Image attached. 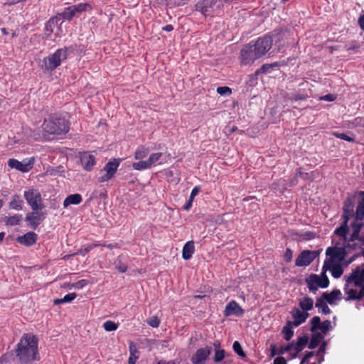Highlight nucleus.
Here are the masks:
<instances>
[{
    "instance_id": "29",
    "label": "nucleus",
    "mask_w": 364,
    "mask_h": 364,
    "mask_svg": "<svg viewBox=\"0 0 364 364\" xmlns=\"http://www.w3.org/2000/svg\"><path fill=\"white\" fill-rule=\"evenodd\" d=\"M213 346L215 348L213 360L215 363H220L224 359L225 356V350L220 348V343L218 341L215 342Z\"/></svg>"
},
{
    "instance_id": "61",
    "label": "nucleus",
    "mask_w": 364,
    "mask_h": 364,
    "mask_svg": "<svg viewBox=\"0 0 364 364\" xmlns=\"http://www.w3.org/2000/svg\"><path fill=\"white\" fill-rule=\"evenodd\" d=\"M353 125L354 126H364V120L361 117H357L354 119V120L352 122Z\"/></svg>"
},
{
    "instance_id": "21",
    "label": "nucleus",
    "mask_w": 364,
    "mask_h": 364,
    "mask_svg": "<svg viewBox=\"0 0 364 364\" xmlns=\"http://www.w3.org/2000/svg\"><path fill=\"white\" fill-rule=\"evenodd\" d=\"M285 65H287V63L284 60L279 61V62H274L273 63H269H269L264 64L263 65H262V67L259 69L257 70L255 72V73L252 75V77L257 78L259 75L269 73L271 69H273L274 68L284 66Z\"/></svg>"
},
{
    "instance_id": "34",
    "label": "nucleus",
    "mask_w": 364,
    "mask_h": 364,
    "mask_svg": "<svg viewBox=\"0 0 364 364\" xmlns=\"http://www.w3.org/2000/svg\"><path fill=\"white\" fill-rule=\"evenodd\" d=\"M299 306L304 312H307L313 309L314 300L309 296H305L300 301Z\"/></svg>"
},
{
    "instance_id": "41",
    "label": "nucleus",
    "mask_w": 364,
    "mask_h": 364,
    "mask_svg": "<svg viewBox=\"0 0 364 364\" xmlns=\"http://www.w3.org/2000/svg\"><path fill=\"white\" fill-rule=\"evenodd\" d=\"M148 149L143 146H139L134 153V158L136 160L145 158L148 154Z\"/></svg>"
},
{
    "instance_id": "1",
    "label": "nucleus",
    "mask_w": 364,
    "mask_h": 364,
    "mask_svg": "<svg viewBox=\"0 0 364 364\" xmlns=\"http://www.w3.org/2000/svg\"><path fill=\"white\" fill-rule=\"evenodd\" d=\"M38 339L33 333H23L15 348V354L22 364H28L34 360H39Z\"/></svg>"
},
{
    "instance_id": "53",
    "label": "nucleus",
    "mask_w": 364,
    "mask_h": 364,
    "mask_svg": "<svg viewBox=\"0 0 364 364\" xmlns=\"http://www.w3.org/2000/svg\"><path fill=\"white\" fill-rule=\"evenodd\" d=\"M361 224L358 225L357 227L354 228L353 233L351 235V240H358L360 237H359V232L361 227Z\"/></svg>"
},
{
    "instance_id": "36",
    "label": "nucleus",
    "mask_w": 364,
    "mask_h": 364,
    "mask_svg": "<svg viewBox=\"0 0 364 364\" xmlns=\"http://www.w3.org/2000/svg\"><path fill=\"white\" fill-rule=\"evenodd\" d=\"M315 306L316 307L321 309V312L323 314H329L331 312V309L327 305V302L325 301L324 299H321V297L316 299Z\"/></svg>"
},
{
    "instance_id": "28",
    "label": "nucleus",
    "mask_w": 364,
    "mask_h": 364,
    "mask_svg": "<svg viewBox=\"0 0 364 364\" xmlns=\"http://www.w3.org/2000/svg\"><path fill=\"white\" fill-rule=\"evenodd\" d=\"M129 358L128 360L129 364H136L137 359L139 358V350L137 347L133 343H130L129 346Z\"/></svg>"
},
{
    "instance_id": "18",
    "label": "nucleus",
    "mask_w": 364,
    "mask_h": 364,
    "mask_svg": "<svg viewBox=\"0 0 364 364\" xmlns=\"http://www.w3.org/2000/svg\"><path fill=\"white\" fill-rule=\"evenodd\" d=\"M80 161L82 168L86 171H91L96 164L95 156L88 152H83L80 154Z\"/></svg>"
},
{
    "instance_id": "43",
    "label": "nucleus",
    "mask_w": 364,
    "mask_h": 364,
    "mask_svg": "<svg viewBox=\"0 0 364 364\" xmlns=\"http://www.w3.org/2000/svg\"><path fill=\"white\" fill-rule=\"evenodd\" d=\"M103 328L106 331H113L117 329L118 324L109 320L103 323Z\"/></svg>"
},
{
    "instance_id": "30",
    "label": "nucleus",
    "mask_w": 364,
    "mask_h": 364,
    "mask_svg": "<svg viewBox=\"0 0 364 364\" xmlns=\"http://www.w3.org/2000/svg\"><path fill=\"white\" fill-rule=\"evenodd\" d=\"M313 334L311 335V338L310 340V342L308 345L309 348L310 349H314L316 348L319 343L321 341V340L323 339V336L318 332H312Z\"/></svg>"
},
{
    "instance_id": "45",
    "label": "nucleus",
    "mask_w": 364,
    "mask_h": 364,
    "mask_svg": "<svg viewBox=\"0 0 364 364\" xmlns=\"http://www.w3.org/2000/svg\"><path fill=\"white\" fill-rule=\"evenodd\" d=\"M233 350L240 357L244 358L246 356L245 353L242 350V346L238 341H235L232 345Z\"/></svg>"
},
{
    "instance_id": "33",
    "label": "nucleus",
    "mask_w": 364,
    "mask_h": 364,
    "mask_svg": "<svg viewBox=\"0 0 364 364\" xmlns=\"http://www.w3.org/2000/svg\"><path fill=\"white\" fill-rule=\"evenodd\" d=\"M294 326L293 323H291V321H289L287 322L286 326L283 327L282 332L284 334V338L286 341H289L292 338V336L294 335V331H293Z\"/></svg>"
},
{
    "instance_id": "2",
    "label": "nucleus",
    "mask_w": 364,
    "mask_h": 364,
    "mask_svg": "<svg viewBox=\"0 0 364 364\" xmlns=\"http://www.w3.org/2000/svg\"><path fill=\"white\" fill-rule=\"evenodd\" d=\"M345 293L347 300H360L364 297V265L357 267L350 275H345Z\"/></svg>"
},
{
    "instance_id": "22",
    "label": "nucleus",
    "mask_w": 364,
    "mask_h": 364,
    "mask_svg": "<svg viewBox=\"0 0 364 364\" xmlns=\"http://www.w3.org/2000/svg\"><path fill=\"white\" fill-rule=\"evenodd\" d=\"M82 201V197L79 193L68 196L63 201V207L68 208L70 205H78Z\"/></svg>"
},
{
    "instance_id": "32",
    "label": "nucleus",
    "mask_w": 364,
    "mask_h": 364,
    "mask_svg": "<svg viewBox=\"0 0 364 364\" xmlns=\"http://www.w3.org/2000/svg\"><path fill=\"white\" fill-rule=\"evenodd\" d=\"M329 270L334 278H339L343 273V269L341 264L329 263Z\"/></svg>"
},
{
    "instance_id": "17",
    "label": "nucleus",
    "mask_w": 364,
    "mask_h": 364,
    "mask_svg": "<svg viewBox=\"0 0 364 364\" xmlns=\"http://www.w3.org/2000/svg\"><path fill=\"white\" fill-rule=\"evenodd\" d=\"M284 36V34L274 32L271 35L258 38L255 46H272V44H277L281 42V38Z\"/></svg>"
},
{
    "instance_id": "48",
    "label": "nucleus",
    "mask_w": 364,
    "mask_h": 364,
    "mask_svg": "<svg viewBox=\"0 0 364 364\" xmlns=\"http://www.w3.org/2000/svg\"><path fill=\"white\" fill-rule=\"evenodd\" d=\"M305 280L315 284L317 287H318V284H320V277L316 274H310V276Z\"/></svg>"
},
{
    "instance_id": "62",
    "label": "nucleus",
    "mask_w": 364,
    "mask_h": 364,
    "mask_svg": "<svg viewBox=\"0 0 364 364\" xmlns=\"http://www.w3.org/2000/svg\"><path fill=\"white\" fill-rule=\"evenodd\" d=\"M274 364H287V363L284 357L279 356L274 360Z\"/></svg>"
},
{
    "instance_id": "31",
    "label": "nucleus",
    "mask_w": 364,
    "mask_h": 364,
    "mask_svg": "<svg viewBox=\"0 0 364 364\" xmlns=\"http://www.w3.org/2000/svg\"><path fill=\"white\" fill-rule=\"evenodd\" d=\"M165 176L167 181L169 183L178 184L181 181L179 173L171 169L166 170Z\"/></svg>"
},
{
    "instance_id": "23",
    "label": "nucleus",
    "mask_w": 364,
    "mask_h": 364,
    "mask_svg": "<svg viewBox=\"0 0 364 364\" xmlns=\"http://www.w3.org/2000/svg\"><path fill=\"white\" fill-rule=\"evenodd\" d=\"M23 200L21 198L20 196L18 194H14L11 197V200L9 203V207L12 210H23Z\"/></svg>"
},
{
    "instance_id": "46",
    "label": "nucleus",
    "mask_w": 364,
    "mask_h": 364,
    "mask_svg": "<svg viewBox=\"0 0 364 364\" xmlns=\"http://www.w3.org/2000/svg\"><path fill=\"white\" fill-rule=\"evenodd\" d=\"M146 323L148 325L153 328H158L160 325V319L158 318V316H152L146 320Z\"/></svg>"
},
{
    "instance_id": "58",
    "label": "nucleus",
    "mask_w": 364,
    "mask_h": 364,
    "mask_svg": "<svg viewBox=\"0 0 364 364\" xmlns=\"http://www.w3.org/2000/svg\"><path fill=\"white\" fill-rule=\"evenodd\" d=\"M305 282H306V284H307V287H308V288H309V290L311 292H312V293H314V294H316V291H317V290H318V287L316 286L315 284H312V283H311V282H308V281H306V280H305Z\"/></svg>"
},
{
    "instance_id": "60",
    "label": "nucleus",
    "mask_w": 364,
    "mask_h": 364,
    "mask_svg": "<svg viewBox=\"0 0 364 364\" xmlns=\"http://www.w3.org/2000/svg\"><path fill=\"white\" fill-rule=\"evenodd\" d=\"M321 100L328 102H332L336 99V97L332 94H328L320 97Z\"/></svg>"
},
{
    "instance_id": "64",
    "label": "nucleus",
    "mask_w": 364,
    "mask_h": 364,
    "mask_svg": "<svg viewBox=\"0 0 364 364\" xmlns=\"http://www.w3.org/2000/svg\"><path fill=\"white\" fill-rule=\"evenodd\" d=\"M116 268L118 269L119 272L124 273L127 271V266L125 264H120L116 266Z\"/></svg>"
},
{
    "instance_id": "56",
    "label": "nucleus",
    "mask_w": 364,
    "mask_h": 364,
    "mask_svg": "<svg viewBox=\"0 0 364 364\" xmlns=\"http://www.w3.org/2000/svg\"><path fill=\"white\" fill-rule=\"evenodd\" d=\"M301 237L304 240H310L315 237V233L311 231H307L301 235Z\"/></svg>"
},
{
    "instance_id": "11",
    "label": "nucleus",
    "mask_w": 364,
    "mask_h": 364,
    "mask_svg": "<svg viewBox=\"0 0 364 364\" xmlns=\"http://www.w3.org/2000/svg\"><path fill=\"white\" fill-rule=\"evenodd\" d=\"M311 332H315L317 330H321L323 334H326L331 329V323L329 320H326L323 322L318 316H314L310 321Z\"/></svg>"
},
{
    "instance_id": "9",
    "label": "nucleus",
    "mask_w": 364,
    "mask_h": 364,
    "mask_svg": "<svg viewBox=\"0 0 364 364\" xmlns=\"http://www.w3.org/2000/svg\"><path fill=\"white\" fill-rule=\"evenodd\" d=\"M319 255V251L303 250L297 256L295 265L297 267L309 266Z\"/></svg>"
},
{
    "instance_id": "37",
    "label": "nucleus",
    "mask_w": 364,
    "mask_h": 364,
    "mask_svg": "<svg viewBox=\"0 0 364 364\" xmlns=\"http://www.w3.org/2000/svg\"><path fill=\"white\" fill-rule=\"evenodd\" d=\"M348 221L343 220L342 224L335 230L334 233L340 237H346L348 232Z\"/></svg>"
},
{
    "instance_id": "24",
    "label": "nucleus",
    "mask_w": 364,
    "mask_h": 364,
    "mask_svg": "<svg viewBox=\"0 0 364 364\" xmlns=\"http://www.w3.org/2000/svg\"><path fill=\"white\" fill-rule=\"evenodd\" d=\"M194 251H195L194 242L192 240L187 242L183 247V250H182L183 258L186 260L191 259L192 255L194 253Z\"/></svg>"
},
{
    "instance_id": "15",
    "label": "nucleus",
    "mask_w": 364,
    "mask_h": 364,
    "mask_svg": "<svg viewBox=\"0 0 364 364\" xmlns=\"http://www.w3.org/2000/svg\"><path fill=\"white\" fill-rule=\"evenodd\" d=\"M33 165V159H31L27 162H21L15 159H10L8 161V166L11 168H15L18 171H20L23 173L28 172L32 168Z\"/></svg>"
},
{
    "instance_id": "51",
    "label": "nucleus",
    "mask_w": 364,
    "mask_h": 364,
    "mask_svg": "<svg viewBox=\"0 0 364 364\" xmlns=\"http://www.w3.org/2000/svg\"><path fill=\"white\" fill-rule=\"evenodd\" d=\"M90 284V282L87 279H81L77 281V282L73 284V287L77 289H82L85 286Z\"/></svg>"
},
{
    "instance_id": "6",
    "label": "nucleus",
    "mask_w": 364,
    "mask_h": 364,
    "mask_svg": "<svg viewBox=\"0 0 364 364\" xmlns=\"http://www.w3.org/2000/svg\"><path fill=\"white\" fill-rule=\"evenodd\" d=\"M68 48H60L58 49L53 54L48 57L44 58L41 68L45 71H52L58 67L63 60L68 57Z\"/></svg>"
},
{
    "instance_id": "50",
    "label": "nucleus",
    "mask_w": 364,
    "mask_h": 364,
    "mask_svg": "<svg viewBox=\"0 0 364 364\" xmlns=\"http://www.w3.org/2000/svg\"><path fill=\"white\" fill-rule=\"evenodd\" d=\"M294 348V341L289 343L287 346H281L279 349V353L284 354L285 353L291 351Z\"/></svg>"
},
{
    "instance_id": "20",
    "label": "nucleus",
    "mask_w": 364,
    "mask_h": 364,
    "mask_svg": "<svg viewBox=\"0 0 364 364\" xmlns=\"http://www.w3.org/2000/svg\"><path fill=\"white\" fill-rule=\"evenodd\" d=\"M291 314L294 318L291 323H293L295 327H297L304 323L309 316L308 312L301 311L298 308H294L291 311Z\"/></svg>"
},
{
    "instance_id": "19",
    "label": "nucleus",
    "mask_w": 364,
    "mask_h": 364,
    "mask_svg": "<svg viewBox=\"0 0 364 364\" xmlns=\"http://www.w3.org/2000/svg\"><path fill=\"white\" fill-rule=\"evenodd\" d=\"M38 240V235L34 232H28L23 235L17 237L16 241L26 247L35 245Z\"/></svg>"
},
{
    "instance_id": "39",
    "label": "nucleus",
    "mask_w": 364,
    "mask_h": 364,
    "mask_svg": "<svg viewBox=\"0 0 364 364\" xmlns=\"http://www.w3.org/2000/svg\"><path fill=\"white\" fill-rule=\"evenodd\" d=\"M77 297L75 293H70L63 296L62 299H56L54 300V304H60L63 303H69L73 301Z\"/></svg>"
},
{
    "instance_id": "4",
    "label": "nucleus",
    "mask_w": 364,
    "mask_h": 364,
    "mask_svg": "<svg viewBox=\"0 0 364 364\" xmlns=\"http://www.w3.org/2000/svg\"><path fill=\"white\" fill-rule=\"evenodd\" d=\"M272 47H243L240 52L239 60L241 65H247L269 53L270 55L274 50L270 51Z\"/></svg>"
},
{
    "instance_id": "3",
    "label": "nucleus",
    "mask_w": 364,
    "mask_h": 364,
    "mask_svg": "<svg viewBox=\"0 0 364 364\" xmlns=\"http://www.w3.org/2000/svg\"><path fill=\"white\" fill-rule=\"evenodd\" d=\"M75 11H73L72 6L66 8L65 11L51 18L46 26L47 35L54 33L55 36H60L63 33V23L64 20H71L75 15Z\"/></svg>"
},
{
    "instance_id": "35",
    "label": "nucleus",
    "mask_w": 364,
    "mask_h": 364,
    "mask_svg": "<svg viewBox=\"0 0 364 364\" xmlns=\"http://www.w3.org/2000/svg\"><path fill=\"white\" fill-rule=\"evenodd\" d=\"M309 341L308 336L305 335L298 338V341L296 343H294V350L297 352H301L306 346Z\"/></svg>"
},
{
    "instance_id": "7",
    "label": "nucleus",
    "mask_w": 364,
    "mask_h": 364,
    "mask_svg": "<svg viewBox=\"0 0 364 364\" xmlns=\"http://www.w3.org/2000/svg\"><path fill=\"white\" fill-rule=\"evenodd\" d=\"M23 197L32 210H42L44 208L41 194L38 190L30 188L25 191Z\"/></svg>"
},
{
    "instance_id": "38",
    "label": "nucleus",
    "mask_w": 364,
    "mask_h": 364,
    "mask_svg": "<svg viewBox=\"0 0 364 364\" xmlns=\"http://www.w3.org/2000/svg\"><path fill=\"white\" fill-rule=\"evenodd\" d=\"M22 220V215L16 214L13 216L6 217L5 219V223L6 225L14 226L19 225Z\"/></svg>"
},
{
    "instance_id": "13",
    "label": "nucleus",
    "mask_w": 364,
    "mask_h": 364,
    "mask_svg": "<svg viewBox=\"0 0 364 364\" xmlns=\"http://www.w3.org/2000/svg\"><path fill=\"white\" fill-rule=\"evenodd\" d=\"M210 354V347L206 346L205 348H198L191 356V361L193 364H205Z\"/></svg>"
},
{
    "instance_id": "49",
    "label": "nucleus",
    "mask_w": 364,
    "mask_h": 364,
    "mask_svg": "<svg viewBox=\"0 0 364 364\" xmlns=\"http://www.w3.org/2000/svg\"><path fill=\"white\" fill-rule=\"evenodd\" d=\"M217 92L220 95H230L232 93V90L229 87H218L217 88Z\"/></svg>"
},
{
    "instance_id": "47",
    "label": "nucleus",
    "mask_w": 364,
    "mask_h": 364,
    "mask_svg": "<svg viewBox=\"0 0 364 364\" xmlns=\"http://www.w3.org/2000/svg\"><path fill=\"white\" fill-rule=\"evenodd\" d=\"M72 7L73 11H75V14H77L86 11L88 8H90V5L87 4H79L77 5L73 6Z\"/></svg>"
},
{
    "instance_id": "8",
    "label": "nucleus",
    "mask_w": 364,
    "mask_h": 364,
    "mask_svg": "<svg viewBox=\"0 0 364 364\" xmlns=\"http://www.w3.org/2000/svg\"><path fill=\"white\" fill-rule=\"evenodd\" d=\"M121 161L122 159H113L108 161L101 170V172L105 171V173L98 178V182L105 183L112 179L115 175Z\"/></svg>"
},
{
    "instance_id": "44",
    "label": "nucleus",
    "mask_w": 364,
    "mask_h": 364,
    "mask_svg": "<svg viewBox=\"0 0 364 364\" xmlns=\"http://www.w3.org/2000/svg\"><path fill=\"white\" fill-rule=\"evenodd\" d=\"M163 156V153H153L149 155L148 158L149 163H150V166H152L153 164L159 161L161 158Z\"/></svg>"
},
{
    "instance_id": "42",
    "label": "nucleus",
    "mask_w": 364,
    "mask_h": 364,
    "mask_svg": "<svg viewBox=\"0 0 364 364\" xmlns=\"http://www.w3.org/2000/svg\"><path fill=\"white\" fill-rule=\"evenodd\" d=\"M333 135L338 139H341L345 140L348 142H354L355 141V138L353 136H348L345 133L333 132Z\"/></svg>"
},
{
    "instance_id": "52",
    "label": "nucleus",
    "mask_w": 364,
    "mask_h": 364,
    "mask_svg": "<svg viewBox=\"0 0 364 364\" xmlns=\"http://www.w3.org/2000/svg\"><path fill=\"white\" fill-rule=\"evenodd\" d=\"M101 245H102V244L100 243L99 242H94L92 244H88L85 247L84 252H85V253H87V252H90L92 249H94L97 247H100Z\"/></svg>"
},
{
    "instance_id": "27",
    "label": "nucleus",
    "mask_w": 364,
    "mask_h": 364,
    "mask_svg": "<svg viewBox=\"0 0 364 364\" xmlns=\"http://www.w3.org/2000/svg\"><path fill=\"white\" fill-rule=\"evenodd\" d=\"M343 219L346 220V221H348L349 219L353 216V205L350 200H346L344 202L343 208Z\"/></svg>"
},
{
    "instance_id": "10",
    "label": "nucleus",
    "mask_w": 364,
    "mask_h": 364,
    "mask_svg": "<svg viewBox=\"0 0 364 364\" xmlns=\"http://www.w3.org/2000/svg\"><path fill=\"white\" fill-rule=\"evenodd\" d=\"M326 255L330 257L329 259L325 260V262H328V264L333 263L336 260L341 262L345 259L347 255V251L343 247H330L326 250Z\"/></svg>"
},
{
    "instance_id": "59",
    "label": "nucleus",
    "mask_w": 364,
    "mask_h": 364,
    "mask_svg": "<svg viewBox=\"0 0 364 364\" xmlns=\"http://www.w3.org/2000/svg\"><path fill=\"white\" fill-rule=\"evenodd\" d=\"M200 191V187L199 186H195L192 191H191V195H190V197H189V199L193 200H194V198L198 195V193H199Z\"/></svg>"
},
{
    "instance_id": "63",
    "label": "nucleus",
    "mask_w": 364,
    "mask_h": 364,
    "mask_svg": "<svg viewBox=\"0 0 364 364\" xmlns=\"http://www.w3.org/2000/svg\"><path fill=\"white\" fill-rule=\"evenodd\" d=\"M307 97H308L307 95L296 94L292 97V100L294 101H299V100H305Z\"/></svg>"
},
{
    "instance_id": "12",
    "label": "nucleus",
    "mask_w": 364,
    "mask_h": 364,
    "mask_svg": "<svg viewBox=\"0 0 364 364\" xmlns=\"http://www.w3.org/2000/svg\"><path fill=\"white\" fill-rule=\"evenodd\" d=\"M41 210H36L28 213L25 218V221L31 229L36 230L41 223L45 219L43 213Z\"/></svg>"
},
{
    "instance_id": "57",
    "label": "nucleus",
    "mask_w": 364,
    "mask_h": 364,
    "mask_svg": "<svg viewBox=\"0 0 364 364\" xmlns=\"http://www.w3.org/2000/svg\"><path fill=\"white\" fill-rule=\"evenodd\" d=\"M329 285V279L328 277L326 278H320V284H318V287L323 289L328 287Z\"/></svg>"
},
{
    "instance_id": "55",
    "label": "nucleus",
    "mask_w": 364,
    "mask_h": 364,
    "mask_svg": "<svg viewBox=\"0 0 364 364\" xmlns=\"http://www.w3.org/2000/svg\"><path fill=\"white\" fill-rule=\"evenodd\" d=\"M292 250L289 248H287L284 255V260L287 262H290L292 259Z\"/></svg>"
},
{
    "instance_id": "25",
    "label": "nucleus",
    "mask_w": 364,
    "mask_h": 364,
    "mask_svg": "<svg viewBox=\"0 0 364 364\" xmlns=\"http://www.w3.org/2000/svg\"><path fill=\"white\" fill-rule=\"evenodd\" d=\"M341 294L339 289H334L331 292H323L321 296L325 301L332 305L334 304L336 299Z\"/></svg>"
},
{
    "instance_id": "54",
    "label": "nucleus",
    "mask_w": 364,
    "mask_h": 364,
    "mask_svg": "<svg viewBox=\"0 0 364 364\" xmlns=\"http://www.w3.org/2000/svg\"><path fill=\"white\" fill-rule=\"evenodd\" d=\"M328 270H329V264H328V262H326L324 261V263H323V267H322V272H321V275L319 276L320 278L328 277L327 275H326V272Z\"/></svg>"
},
{
    "instance_id": "14",
    "label": "nucleus",
    "mask_w": 364,
    "mask_h": 364,
    "mask_svg": "<svg viewBox=\"0 0 364 364\" xmlns=\"http://www.w3.org/2000/svg\"><path fill=\"white\" fill-rule=\"evenodd\" d=\"M216 2L217 0H200L196 4V10L204 16H209L213 12Z\"/></svg>"
},
{
    "instance_id": "26",
    "label": "nucleus",
    "mask_w": 364,
    "mask_h": 364,
    "mask_svg": "<svg viewBox=\"0 0 364 364\" xmlns=\"http://www.w3.org/2000/svg\"><path fill=\"white\" fill-rule=\"evenodd\" d=\"M359 196H361V200L356 208L355 219L362 220L364 218V191H360Z\"/></svg>"
},
{
    "instance_id": "40",
    "label": "nucleus",
    "mask_w": 364,
    "mask_h": 364,
    "mask_svg": "<svg viewBox=\"0 0 364 364\" xmlns=\"http://www.w3.org/2000/svg\"><path fill=\"white\" fill-rule=\"evenodd\" d=\"M132 167L134 170L141 171L150 168L151 166H150V163H149L147 159L146 161H140L133 163Z\"/></svg>"
},
{
    "instance_id": "16",
    "label": "nucleus",
    "mask_w": 364,
    "mask_h": 364,
    "mask_svg": "<svg viewBox=\"0 0 364 364\" xmlns=\"http://www.w3.org/2000/svg\"><path fill=\"white\" fill-rule=\"evenodd\" d=\"M244 309L239 305L237 301L234 300L228 303L223 311V315L225 317H228L232 315L241 317L244 315Z\"/></svg>"
},
{
    "instance_id": "5",
    "label": "nucleus",
    "mask_w": 364,
    "mask_h": 364,
    "mask_svg": "<svg viewBox=\"0 0 364 364\" xmlns=\"http://www.w3.org/2000/svg\"><path fill=\"white\" fill-rule=\"evenodd\" d=\"M42 128L44 132L55 135L68 133L70 129L68 121L57 116H52L45 119Z\"/></svg>"
}]
</instances>
